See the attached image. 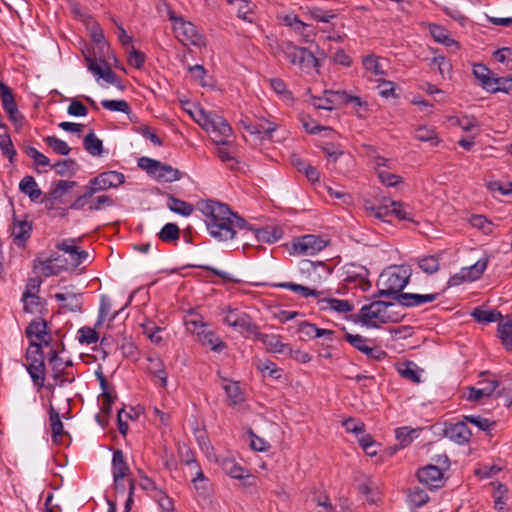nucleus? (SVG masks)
<instances>
[{"label":"nucleus","mask_w":512,"mask_h":512,"mask_svg":"<svg viewBox=\"0 0 512 512\" xmlns=\"http://www.w3.org/2000/svg\"><path fill=\"white\" fill-rule=\"evenodd\" d=\"M197 207L206 217L209 234L218 241L234 239L237 230H252V226L233 212L227 204L216 200H205L200 201Z\"/></svg>","instance_id":"nucleus-1"},{"label":"nucleus","mask_w":512,"mask_h":512,"mask_svg":"<svg viewBox=\"0 0 512 512\" xmlns=\"http://www.w3.org/2000/svg\"><path fill=\"white\" fill-rule=\"evenodd\" d=\"M197 207L206 217L209 234L218 241L234 239L237 230H252V226L233 212L227 204L216 200H205L200 201Z\"/></svg>","instance_id":"nucleus-2"},{"label":"nucleus","mask_w":512,"mask_h":512,"mask_svg":"<svg viewBox=\"0 0 512 512\" xmlns=\"http://www.w3.org/2000/svg\"><path fill=\"white\" fill-rule=\"evenodd\" d=\"M34 353H41V359L38 361L34 358V386L42 387L45 380V364H44V353L42 349L48 348L47 357L50 361H53L57 357V351L51 346L53 336L49 322L42 317L34 318Z\"/></svg>","instance_id":"nucleus-3"},{"label":"nucleus","mask_w":512,"mask_h":512,"mask_svg":"<svg viewBox=\"0 0 512 512\" xmlns=\"http://www.w3.org/2000/svg\"><path fill=\"white\" fill-rule=\"evenodd\" d=\"M411 269L409 266H399L393 270L384 272L380 275L377 285L379 288L375 297H392L396 301L397 295L409 284Z\"/></svg>","instance_id":"nucleus-4"},{"label":"nucleus","mask_w":512,"mask_h":512,"mask_svg":"<svg viewBox=\"0 0 512 512\" xmlns=\"http://www.w3.org/2000/svg\"><path fill=\"white\" fill-rule=\"evenodd\" d=\"M138 167L145 170L147 174L155 178L159 182H174L180 180L184 173L179 169L172 167L169 164L162 163L161 161L141 157L138 159Z\"/></svg>","instance_id":"nucleus-5"},{"label":"nucleus","mask_w":512,"mask_h":512,"mask_svg":"<svg viewBox=\"0 0 512 512\" xmlns=\"http://www.w3.org/2000/svg\"><path fill=\"white\" fill-rule=\"evenodd\" d=\"M169 19L173 22V30L176 38L183 44L190 43L197 47L206 46V39L201 35L196 26L186 21L183 17L177 16L173 11H169Z\"/></svg>","instance_id":"nucleus-6"},{"label":"nucleus","mask_w":512,"mask_h":512,"mask_svg":"<svg viewBox=\"0 0 512 512\" xmlns=\"http://www.w3.org/2000/svg\"><path fill=\"white\" fill-rule=\"evenodd\" d=\"M280 50L291 64L302 71L310 72L318 66V59L305 47H298L292 42H283Z\"/></svg>","instance_id":"nucleus-7"},{"label":"nucleus","mask_w":512,"mask_h":512,"mask_svg":"<svg viewBox=\"0 0 512 512\" xmlns=\"http://www.w3.org/2000/svg\"><path fill=\"white\" fill-rule=\"evenodd\" d=\"M393 303L382 300H376L369 305H364L360 309L359 320L366 326L376 327V321L381 323H387L390 320L387 314V309L392 306Z\"/></svg>","instance_id":"nucleus-8"},{"label":"nucleus","mask_w":512,"mask_h":512,"mask_svg":"<svg viewBox=\"0 0 512 512\" xmlns=\"http://www.w3.org/2000/svg\"><path fill=\"white\" fill-rule=\"evenodd\" d=\"M225 313L224 322L234 328L238 332H246L250 335L257 333L258 326L252 322L251 317L237 308H227L223 310Z\"/></svg>","instance_id":"nucleus-9"},{"label":"nucleus","mask_w":512,"mask_h":512,"mask_svg":"<svg viewBox=\"0 0 512 512\" xmlns=\"http://www.w3.org/2000/svg\"><path fill=\"white\" fill-rule=\"evenodd\" d=\"M96 52H93V55L86 54L85 61L87 64L88 70L96 77L103 79L107 83L116 85L117 87H121L120 78L118 75L111 70L108 63L103 59H97Z\"/></svg>","instance_id":"nucleus-10"},{"label":"nucleus","mask_w":512,"mask_h":512,"mask_svg":"<svg viewBox=\"0 0 512 512\" xmlns=\"http://www.w3.org/2000/svg\"><path fill=\"white\" fill-rule=\"evenodd\" d=\"M416 476L419 482L429 489H438L444 485L442 469L434 464H428L419 468Z\"/></svg>","instance_id":"nucleus-11"},{"label":"nucleus","mask_w":512,"mask_h":512,"mask_svg":"<svg viewBox=\"0 0 512 512\" xmlns=\"http://www.w3.org/2000/svg\"><path fill=\"white\" fill-rule=\"evenodd\" d=\"M27 218V214H25L22 218H19V216L16 213L13 214L12 236L14 243L18 247L25 246L27 240L30 238L32 222L28 221Z\"/></svg>","instance_id":"nucleus-12"},{"label":"nucleus","mask_w":512,"mask_h":512,"mask_svg":"<svg viewBox=\"0 0 512 512\" xmlns=\"http://www.w3.org/2000/svg\"><path fill=\"white\" fill-rule=\"evenodd\" d=\"M298 332L301 334L300 339L304 341L324 337L327 346H329V343L333 342L335 333L333 330L318 328L315 324L308 321L299 323Z\"/></svg>","instance_id":"nucleus-13"},{"label":"nucleus","mask_w":512,"mask_h":512,"mask_svg":"<svg viewBox=\"0 0 512 512\" xmlns=\"http://www.w3.org/2000/svg\"><path fill=\"white\" fill-rule=\"evenodd\" d=\"M444 435L455 443L463 445L470 441L472 432L468 428L467 422L463 419L456 423L446 424Z\"/></svg>","instance_id":"nucleus-14"},{"label":"nucleus","mask_w":512,"mask_h":512,"mask_svg":"<svg viewBox=\"0 0 512 512\" xmlns=\"http://www.w3.org/2000/svg\"><path fill=\"white\" fill-rule=\"evenodd\" d=\"M209 122L211 124L209 132L214 135L213 141L217 144H228V141L225 139L232 134V128L229 123L217 113L210 116Z\"/></svg>","instance_id":"nucleus-15"},{"label":"nucleus","mask_w":512,"mask_h":512,"mask_svg":"<svg viewBox=\"0 0 512 512\" xmlns=\"http://www.w3.org/2000/svg\"><path fill=\"white\" fill-rule=\"evenodd\" d=\"M326 246L327 242L316 235H305L295 245L296 250L305 255H314Z\"/></svg>","instance_id":"nucleus-16"},{"label":"nucleus","mask_w":512,"mask_h":512,"mask_svg":"<svg viewBox=\"0 0 512 512\" xmlns=\"http://www.w3.org/2000/svg\"><path fill=\"white\" fill-rule=\"evenodd\" d=\"M346 276L343 278V282L346 285L354 284L360 286L362 290H366L370 285L368 281V270L363 266L351 265L345 272Z\"/></svg>","instance_id":"nucleus-17"},{"label":"nucleus","mask_w":512,"mask_h":512,"mask_svg":"<svg viewBox=\"0 0 512 512\" xmlns=\"http://www.w3.org/2000/svg\"><path fill=\"white\" fill-rule=\"evenodd\" d=\"M439 297V293L432 294H416V293H401L397 295L396 302L404 307H417L425 303L435 301Z\"/></svg>","instance_id":"nucleus-18"},{"label":"nucleus","mask_w":512,"mask_h":512,"mask_svg":"<svg viewBox=\"0 0 512 512\" xmlns=\"http://www.w3.org/2000/svg\"><path fill=\"white\" fill-rule=\"evenodd\" d=\"M254 336L260 340L271 352L280 354L292 353V348L289 346V344L283 343L280 340V336L262 333L259 331V328L257 329V333H255Z\"/></svg>","instance_id":"nucleus-19"},{"label":"nucleus","mask_w":512,"mask_h":512,"mask_svg":"<svg viewBox=\"0 0 512 512\" xmlns=\"http://www.w3.org/2000/svg\"><path fill=\"white\" fill-rule=\"evenodd\" d=\"M346 91L325 90L324 97H315L313 104L317 109L332 110L335 105L343 104Z\"/></svg>","instance_id":"nucleus-20"},{"label":"nucleus","mask_w":512,"mask_h":512,"mask_svg":"<svg viewBox=\"0 0 512 512\" xmlns=\"http://www.w3.org/2000/svg\"><path fill=\"white\" fill-rule=\"evenodd\" d=\"M56 300L63 302L62 308L70 312H81L83 306V294L66 290L64 293L55 294Z\"/></svg>","instance_id":"nucleus-21"},{"label":"nucleus","mask_w":512,"mask_h":512,"mask_svg":"<svg viewBox=\"0 0 512 512\" xmlns=\"http://www.w3.org/2000/svg\"><path fill=\"white\" fill-rule=\"evenodd\" d=\"M130 468L125 460L122 450L117 449L113 452L112 473L114 482L122 481L129 474Z\"/></svg>","instance_id":"nucleus-22"},{"label":"nucleus","mask_w":512,"mask_h":512,"mask_svg":"<svg viewBox=\"0 0 512 512\" xmlns=\"http://www.w3.org/2000/svg\"><path fill=\"white\" fill-rule=\"evenodd\" d=\"M443 253H437L435 255L420 256L415 259L418 267L427 275H433L440 270V261Z\"/></svg>","instance_id":"nucleus-23"},{"label":"nucleus","mask_w":512,"mask_h":512,"mask_svg":"<svg viewBox=\"0 0 512 512\" xmlns=\"http://www.w3.org/2000/svg\"><path fill=\"white\" fill-rule=\"evenodd\" d=\"M221 467L223 471L232 478L235 479H244V478H252L251 475L248 474V471L236 463L233 459H224L221 463Z\"/></svg>","instance_id":"nucleus-24"},{"label":"nucleus","mask_w":512,"mask_h":512,"mask_svg":"<svg viewBox=\"0 0 512 512\" xmlns=\"http://www.w3.org/2000/svg\"><path fill=\"white\" fill-rule=\"evenodd\" d=\"M271 286L283 288V289H289V290L299 294L303 298L318 297L321 294V292L318 290L311 289L307 286H303V285L296 284L293 282L273 283Z\"/></svg>","instance_id":"nucleus-25"},{"label":"nucleus","mask_w":512,"mask_h":512,"mask_svg":"<svg viewBox=\"0 0 512 512\" xmlns=\"http://www.w3.org/2000/svg\"><path fill=\"white\" fill-rule=\"evenodd\" d=\"M498 337L502 345L512 351V318L507 316L505 322H499L497 328Z\"/></svg>","instance_id":"nucleus-26"},{"label":"nucleus","mask_w":512,"mask_h":512,"mask_svg":"<svg viewBox=\"0 0 512 512\" xmlns=\"http://www.w3.org/2000/svg\"><path fill=\"white\" fill-rule=\"evenodd\" d=\"M429 30H430L431 36L433 37V39L436 42L441 43L447 47L454 45L457 48H459L458 42H456L454 39H452L449 36L448 31L441 25L431 24Z\"/></svg>","instance_id":"nucleus-27"},{"label":"nucleus","mask_w":512,"mask_h":512,"mask_svg":"<svg viewBox=\"0 0 512 512\" xmlns=\"http://www.w3.org/2000/svg\"><path fill=\"white\" fill-rule=\"evenodd\" d=\"M222 388L225 390L228 399L230 400L229 405H236L244 400L238 382L229 381L223 378Z\"/></svg>","instance_id":"nucleus-28"},{"label":"nucleus","mask_w":512,"mask_h":512,"mask_svg":"<svg viewBox=\"0 0 512 512\" xmlns=\"http://www.w3.org/2000/svg\"><path fill=\"white\" fill-rule=\"evenodd\" d=\"M490 70L489 68L481 63L475 64L473 67V75L475 78L480 82L481 86L488 91L489 87L492 86L494 83V80L497 77H490Z\"/></svg>","instance_id":"nucleus-29"},{"label":"nucleus","mask_w":512,"mask_h":512,"mask_svg":"<svg viewBox=\"0 0 512 512\" xmlns=\"http://www.w3.org/2000/svg\"><path fill=\"white\" fill-rule=\"evenodd\" d=\"M471 316L477 321L481 323H492L499 321L503 318L500 311L493 309V310H484L479 307L475 308Z\"/></svg>","instance_id":"nucleus-30"},{"label":"nucleus","mask_w":512,"mask_h":512,"mask_svg":"<svg viewBox=\"0 0 512 512\" xmlns=\"http://www.w3.org/2000/svg\"><path fill=\"white\" fill-rule=\"evenodd\" d=\"M277 125L269 120L260 119L255 124L245 126V130L250 134H266L271 137L272 133L276 130Z\"/></svg>","instance_id":"nucleus-31"},{"label":"nucleus","mask_w":512,"mask_h":512,"mask_svg":"<svg viewBox=\"0 0 512 512\" xmlns=\"http://www.w3.org/2000/svg\"><path fill=\"white\" fill-rule=\"evenodd\" d=\"M99 177L102 183V188H104V190L112 187H118L125 181L124 175L117 171L103 172L99 174Z\"/></svg>","instance_id":"nucleus-32"},{"label":"nucleus","mask_w":512,"mask_h":512,"mask_svg":"<svg viewBox=\"0 0 512 512\" xmlns=\"http://www.w3.org/2000/svg\"><path fill=\"white\" fill-rule=\"evenodd\" d=\"M84 149L92 156H100L103 152V143L94 132L88 133L83 139Z\"/></svg>","instance_id":"nucleus-33"},{"label":"nucleus","mask_w":512,"mask_h":512,"mask_svg":"<svg viewBox=\"0 0 512 512\" xmlns=\"http://www.w3.org/2000/svg\"><path fill=\"white\" fill-rule=\"evenodd\" d=\"M397 371L403 378L410 380L413 383L421 382L418 367L413 361H406L400 364Z\"/></svg>","instance_id":"nucleus-34"},{"label":"nucleus","mask_w":512,"mask_h":512,"mask_svg":"<svg viewBox=\"0 0 512 512\" xmlns=\"http://www.w3.org/2000/svg\"><path fill=\"white\" fill-rule=\"evenodd\" d=\"M77 186L76 181L59 180L52 184L50 197L53 200H60L68 191Z\"/></svg>","instance_id":"nucleus-35"},{"label":"nucleus","mask_w":512,"mask_h":512,"mask_svg":"<svg viewBox=\"0 0 512 512\" xmlns=\"http://www.w3.org/2000/svg\"><path fill=\"white\" fill-rule=\"evenodd\" d=\"M59 176H73L79 170V165L74 159L58 161L51 166Z\"/></svg>","instance_id":"nucleus-36"},{"label":"nucleus","mask_w":512,"mask_h":512,"mask_svg":"<svg viewBox=\"0 0 512 512\" xmlns=\"http://www.w3.org/2000/svg\"><path fill=\"white\" fill-rule=\"evenodd\" d=\"M251 231L255 232V236L259 241L274 243L278 241L282 236V231L275 227H265L262 229H253Z\"/></svg>","instance_id":"nucleus-37"},{"label":"nucleus","mask_w":512,"mask_h":512,"mask_svg":"<svg viewBox=\"0 0 512 512\" xmlns=\"http://www.w3.org/2000/svg\"><path fill=\"white\" fill-rule=\"evenodd\" d=\"M168 207L171 211L182 216H189L194 211V206L184 200L170 196L168 198Z\"/></svg>","instance_id":"nucleus-38"},{"label":"nucleus","mask_w":512,"mask_h":512,"mask_svg":"<svg viewBox=\"0 0 512 512\" xmlns=\"http://www.w3.org/2000/svg\"><path fill=\"white\" fill-rule=\"evenodd\" d=\"M463 419L480 430L490 433V431L496 426V422L481 415H465Z\"/></svg>","instance_id":"nucleus-39"},{"label":"nucleus","mask_w":512,"mask_h":512,"mask_svg":"<svg viewBox=\"0 0 512 512\" xmlns=\"http://www.w3.org/2000/svg\"><path fill=\"white\" fill-rule=\"evenodd\" d=\"M488 258H481L475 264L464 267L463 273L467 274V278L470 281L478 280L487 268Z\"/></svg>","instance_id":"nucleus-40"},{"label":"nucleus","mask_w":512,"mask_h":512,"mask_svg":"<svg viewBox=\"0 0 512 512\" xmlns=\"http://www.w3.org/2000/svg\"><path fill=\"white\" fill-rule=\"evenodd\" d=\"M158 237L163 242H176L180 237V229L175 223H167L158 233Z\"/></svg>","instance_id":"nucleus-41"},{"label":"nucleus","mask_w":512,"mask_h":512,"mask_svg":"<svg viewBox=\"0 0 512 512\" xmlns=\"http://www.w3.org/2000/svg\"><path fill=\"white\" fill-rule=\"evenodd\" d=\"M149 371L152 373L155 377H157L162 387H166L167 385V372L165 370V366L161 359L159 358H149Z\"/></svg>","instance_id":"nucleus-42"},{"label":"nucleus","mask_w":512,"mask_h":512,"mask_svg":"<svg viewBox=\"0 0 512 512\" xmlns=\"http://www.w3.org/2000/svg\"><path fill=\"white\" fill-rule=\"evenodd\" d=\"M101 105L103 108L115 111V112H122L124 114L129 115L131 113V108L126 100L120 99V100H108L104 99L101 101Z\"/></svg>","instance_id":"nucleus-43"},{"label":"nucleus","mask_w":512,"mask_h":512,"mask_svg":"<svg viewBox=\"0 0 512 512\" xmlns=\"http://www.w3.org/2000/svg\"><path fill=\"white\" fill-rule=\"evenodd\" d=\"M357 489L361 494L366 496L368 501L375 502V496L378 494V488L370 478L366 477L363 482L358 484Z\"/></svg>","instance_id":"nucleus-44"},{"label":"nucleus","mask_w":512,"mask_h":512,"mask_svg":"<svg viewBox=\"0 0 512 512\" xmlns=\"http://www.w3.org/2000/svg\"><path fill=\"white\" fill-rule=\"evenodd\" d=\"M419 431L410 427H400L395 430L397 440L402 446H406L412 442V440L418 437Z\"/></svg>","instance_id":"nucleus-45"},{"label":"nucleus","mask_w":512,"mask_h":512,"mask_svg":"<svg viewBox=\"0 0 512 512\" xmlns=\"http://www.w3.org/2000/svg\"><path fill=\"white\" fill-rule=\"evenodd\" d=\"M408 498L414 507H421L429 501L428 494L419 487L410 488Z\"/></svg>","instance_id":"nucleus-46"},{"label":"nucleus","mask_w":512,"mask_h":512,"mask_svg":"<svg viewBox=\"0 0 512 512\" xmlns=\"http://www.w3.org/2000/svg\"><path fill=\"white\" fill-rule=\"evenodd\" d=\"M3 90V95L0 96L2 101V106L4 111L8 114V116H12V114H18V107L14 99V95L12 90Z\"/></svg>","instance_id":"nucleus-47"},{"label":"nucleus","mask_w":512,"mask_h":512,"mask_svg":"<svg viewBox=\"0 0 512 512\" xmlns=\"http://www.w3.org/2000/svg\"><path fill=\"white\" fill-rule=\"evenodd\" d=\"M91 38H92V41L96 44L97 46V49L99 50V53L101 54V56H105V50H106V53L108 54L109 53V45L108 43L105 41V37H104V34H103V30L100 28V27H94L92 32H91Z\"/></svg>","instance_id":"nucleus-48"},{"label":"nucleus","mask_w":512,"mask_h":512,"mask_svg":"<svg viewBox=\"0 0 512 512\" xmlns=\"http://www.w3.org/2000/svg\"><path fill=\"white\" fill-rule=\"evenodd\" d=\"M229 4H238L237 16L245 21L252 22L251 19L248 18V14L253 13V9L255 7L249 0H227Z\"/></svg>","instance_id":"nucleus-49"},{"label":"nucleus","mask_w":512,"mask_h":512,"mask_svg":"<svg viewBox=\"0 0 512 512\" xmlns=\"http://www.w3.org/2000/svg\"><path fill=\"white\" fill-rule=\"evenodd\" d=\"M78 340L82 344L90 345L99 340V335L95 329L89 326H83L78 330Z\"/></svg>","instance_id":"nucleus-50"},{"label":"nucleus","mask_w":512,"mask_h":512,"mask_svg":"<svg viewBox=\"0 0 512 512\" xmlns=\"http://www.w3.org/2000/svg\"><path fill=\"white\" fill-rule=\"evenodd\" d=\"M47 145L57 154L59 155H68L71 151V148L68 146V144L58 139L55 136H49L45 139Z\"/></svg>","instance_id":"nucleus-51"},{"label":"nucleus","mask_w":512,"mask_h":512,"mask_svg":"<svg viewBox=\"0 0 512 512\" xmlns=\"http://www.w3.org/2000/svg\"><path fill=\"white\" fill-rule=\"evenodd\" d=\"M194 477L192 478V483L194 484L195 490L200 495H206L208 493V479L205 477L202 469L192 472Z\"/></svg>","instance_id":"nucleus-52"},{"label":"nucleus","mask_w":512,"mask_h":512,"mask_svg":"<svg viewBox=\"0 0 512 512\" xmlns=\"http://www.w3.org/2000/svg\"><path fill=\"white\" fill-rule=\"evenodd\" d=\"M179 454L181 457V462H183L185 465H187L191 472H195L197 470H200L201 467L199 463L194 458L193 451L188 447H183L179 449Z\"/></svg>","instance_id":"nucleus-53"},{"label":"nucleus","mask_w":512,"mask_h":512,"mask_svg":"<svg viewBox=\"0 0 512 512\" xmlns=\"http://www.w3.org/2000/svg\"><path fill=\"white\" fill-rule=\"evenodd\" d=\"M202 343L204 345L210 346L213 351L220 352L225 348V343L221 341L218 337L215 336L214 333L208 331L201 334Z\"/></svg>","instance_id":"nucleus-54"},{"label":"nucleus","mask_w":512,"mask_h":512,"mask_svg":"<svg viewBox=\"0 0 512 512\" xmlns=\"http://www.w3.org/2000/svg\"><path fill=\"white\" fill-rule=\"evenodd\" d=\"M344 339L361 353H364L365 349L368 347L367 342L370 341L362 335L348 332L345 333Z\"/></svg>","instance_id":"nucleus-55"},{"label":"nucleus","mask_w":512,"mask_h":512,"mask_svg":"<svg viewBox=\"0 0 512 512\" xmlns=\"http://www.w3.org/2000/svg\"><path fill=\"white\" fill-rule=\"evenodd\" d=\"M185 325L187 326L188 330H190L193 333H197L199 336H201V334L204 333V330L200 331V329H203L205 327V324L203 323L201 317L197 315L191 313L185 319Z\"/></svg>","instance_id":"nucleus-56"},{"label":"nucleus","mask_w":512,"mask_h":512,"mask_svg":"<svg viewBox=\"0 0 512 512\" xmlns=\"http://www.w3.org/2000/svg\"><path fill=\"white\" fill-rule=\"evenodd\" d=\"M392 215L399 220L413 221L412 213L404 209V204L398 201H390Z\"/></svg>","instance_id":"nucleus-57"},{"label":"nucleus","mask_w":512,"mask_h":512,"mask_svg":"<svg viewBox=\"0 0 512 512\" xmlns=\"http://www.w3.org/2000/svg\"><path fill=\"white\" fill-rule=\"evenodd\" d=\"M363 66L367 71H370L374 75H383L384 71L378 62V58L374 55L366 56L363 59Z\"/></svg>","instance_id":"nucleus-58"},{"label":"nucleus","mask_w":512,"mask_h":512,"mask_svg":"<svg viewBox=\"0 0 512 512\" xmlns=\"http://www.w3.org/2000/svg\"><path fill=\"white\" fill-rule=\"evenodd\" d=\"M330 308L339 313H347L353 310V305L348 300L330 298L326 300Z\"/></svg>","instance_id":"nucleus-59"},{"label":"nucleus","mask_w":512,"mask_h":512,"mask_svg":"<svg viewBox=\"0 0 512 512\" xmlns=\"http://www.w3.org/2000/svg\"><path fill=\"white\" fill-rule=\"evenodd\" d=\"M270 87L279 95L286 99L292 97V93L287 89L285 82L280 78L269 79Z\"/></svg>","instance_id":"nucleus-60"},{"label":"nucleus","mask_w":512,"mask_h":512,"mask_svg":"<svg viewBox=\"0 0 512 512\" xmlns=\"http://www.w3.org/2000/svg\"><path fill=\"white\" fill-rule=\"evenodd\" d=\"M146 56L142 51L130 47L129 64L137 69H141L145 63Z\"/></svg>","instance_id":"nucleus-61"},{"label":"nucleus","mask_w":512,"mask_h":512,"mask_svg":"<svg viewBox=\"0 0 512 512\" xmlns=\"http://www.w3.org/2000/svg\"><path fill=\"white\" fill-rule=\"evenodd\" d=\"M432 65H437L439 73L442 77H444L445 74L450 73L452 70V65L450 61L444 56L434 57L430 63V66Z\"/></svg>","instance_id":"nucleus-62"},{"label":"nucleus","mask_w":512,"mask_h":512,"mask_svg":"<svg viewBox=\"0 0 512 512\" xmlns=\"http://www.w3.org/2000/svg\"><path fill=\"white\" fill-rule=\"evenodd\" d=\"M343 426L347 432H352L357 435L361 434L365 431L364 423L359 420L353 419V418L346 419L343 422Z\"/></svg>","instance_id":"nucleus-63"},{"label":"nucleus","mask_w":512,"mask_h":512,"mask_svg":"<svg viewBox=\"0 0 512 512\" xmlns=\"http://www.w3.org/2000/svg\"><path fill=\"white\" fill-rule=\"evenodd\" d=\"M310 13L314 20L323 23H328L331 19L336 17L332 11H325L320 8H313Z\"/></svg>","instance_id":"nucleus-64"}]
</instances>
